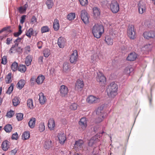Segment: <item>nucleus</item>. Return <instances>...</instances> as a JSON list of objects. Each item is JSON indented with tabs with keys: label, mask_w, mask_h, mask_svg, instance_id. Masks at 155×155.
I'll list each match as a JSON object with an SVG mask.
<instances>
[{
	"label": "nucleus",
	"mask_w": 155,
	"mask_h": 155,
	"mask_svg": "<svg viewBox=\"0 0 155 155\" xmlns=\"http://www.w3.org/2000/svg\"><path fill=\"white\" fill-rule=\"evenodd\" d=\"M117 89L118 86L117 84L114 82L111 83L106 90L109 97H114L117 94Z\"/></svg>",
	"instance_id": "1"
},
{
	"label": "nucleus",
	"mask_w": 155,
	"mask_h": 155,
	"mask_svg": "<svg viewBox=\"0 0 155 155\" xmlns=\"http://www.w3.org/2000/svg\"><path fill=\"white\" fill-rule=\"evenodd\" d=\"M110 10L114 13H117L119 10V5L117 2L115 0H112L110 4Z\"/></svg>",
	"instance_id": "2"
},
{
	"label": "nucleus",
	"mask_w": 155,
	"mask_h": 155,
	"mask_svg": "<svg viewBox=\"0 0 155 155\" xmlns=\"http://www.w3.org/2000/svg\"><path fill=\"white\" fill-rule=\"evenodd\" d=\"M100 139V137L97 135L94 136L89 140L88 143V145L90 147H92L95 144L96 146L101 144L99 143Z\"/></svg>",
	"instance_id": "3"
},
{
	"label": "nucleus",
	"mask_w": 155,
	"mask_h": 155,
	"mask_svg": "<svg viewBox=\"0 0 155 155\" xmlns=\"http://www.w3.org/2000/svg\"><path fill=\"white\" fill-rule=\"evenodd\" d=\"M81 17L84 24H87L88 23L89 16L86 10H83L81 11Z\"/></svg>",
	"instance_id": "4"
},
{
	"label": "nucleus",
	"mask_w": 155,
	"mask_h": 155,
	"mask_svg": "<svg viewBox=\"0 0 155 155\" xmlns=\"http://www.w3.org/2000/svg\"><path fill=\"white\" fill-rule=\"evenodd\" d=\"M100 101V100L99 98L91 95L89 96L87 99V102L90 104L98 103Z\"/></svg>",
	"instance_id": "5"
},
{
	"label": "nucleus",
	"mask_w": 155,
	"mask_h": 155,
	"mask_svg": "<svg viewBox=\"0 0 155 155\" xmlns=\"http://www.w3.org/2000/svg\"><path fill=\"white\" fill-rule=\"evenodd\" d=\"M97 80L101 84H104L106 82V78L102 72L99 71L97 73Z\"/></svg>",
	"instance_id": "6"
},
{
	"label": "nucleus",
	"mask_w": 155,
	"mask_h": 155,
	"mask_svg": "<svg viewBox=\"0 0 155 155\" xmlns=\"http://www.w3.org/2000/svg\"><path fill=\"white\" fill-rule=\"evenodd\" d=\"M78 55L77 51L76 50H74L73 52L71 55L70 57V61L72 63L75 64L77 60Z\"/></svg>",
	"instance_id": "7"
},
{
	"label": "nucleus",
	"mask_w": 155,
	"mask_h": 155,
	"mask_svg": "<svg viewBox=\"0 0 155 155\" xmlns=\"http://www.w3.org/2000/svg\"><path fill=\"white\" fill-rule=\"evenodd\" d=\"M84 86L83 81L80 79H78L76 83L75 88L78 91H81L83 90Z\"/></svg>",
	"instance_id": "8"
},
{
	"label": "nucleus",
	"mask_w": 155,
	"mask_h": 155,
	"mask_svg": "<svg viewBox=\"0 0 155 155\" xmlns=\"http://www.w3.org/2000/svg\"><path fill=\"white\" fill-rule=\"evenodd\" d=\"M68 91V88L66 86L62 85L60 87L59 92L62 97L66 96L67 95Z\"/></svg>",
	"instance_id": "9"
},
{
	"label": "nucleus",
	"mask_w": 155,
	"mask_h": 155,
	"mask_svg": "<svg viewBox=\"0 0 155 155\" xmlns=\"http://www.w3.org/2000/svg\"><path fill=\"white\" fill-rule=\"evenodd\" d=\"M87 121L86 118L83 117L81 118L78 122L79 125L83 130H85L87 126Z\"/></svg>",
	"instance_id": "10"
},
{
	"label": "nucleus",
	"mask_w": 155,
	"mask_h": 155,
	"mask_svg": "<svg viewBox=\"0 0 155 155\" xmlns=\"http://www.w3.org/2000/svg\"><path fill=\"white\" fill-rule=\"evenodd\" d=\"M152 47L153 45L152 44H147L142 47L141 50L144 53L147 54L151 51Z\"/></svg>",
	"instance_id": "11"
},
{
	"label": "nucleus",
	"mask_w": 155,
	"mask_h": 155,
	"mask_svg": "<svg viewBox=\"0 0 155 155\" xmlns=\"http://www.w3.org/2000/svg\"><path fill=\"white\" fill-rule=\"evenodd\" d=\"M106 104H104L98 107L97 109L96 114L97 115H104L105 116V113L103 110L104 107L106 106Z\"/></svg>",
	"instance_id": "12"
},
{
	"label": "nucleus",
	"mask_w": 155,
	"mask_h": 155,
	"mask_svg": "<svg viewBox=\"0 0 155 155\" xmlns=\"http://www.w3.org/2000/svg\"><path fill=\"white\" fill-rule=\"evenodd\" d=\"M104 30H92V33L94 36L97 38H99L104 33Z\"/></svg>",
	"instance_id": "13"
},
{
	"label": "nucleus",
	"mask_w": 155,
	"mask_h": 155,
	"mask_svg": "<svg viewBox=\"0 0 155 155\" xmlns=\"http://www.w3.org/2000/svg\"><path fill=\"white\" fill-rule=\"evenodd\" d=\"M58 137L60 143L61 144H64L66 139V135L61 132L58 134Z\"/></svg>",
	"instance_id": "14"
},
{
	"label": "nucleus",
	"mask_w": 155,
	"mask_h": 155,
	"mask_svg": "<svg viewBox=\"0 0 155 155\" xmlns=\"http://www.w3.org/2000/svg\"><path fill=\"white\" fill-rule=\"evenodd\" d=\"M139 13L142 14L145 11L146 9V4L142 2H140L138 5Z\"/></svg>",
	"instance_id": "15"
},
{
	"label": "nucleus",
	"mask_w": 155,
	"mask_h": 155,
	"mask_svg": "<svg viewBox=\"0 0 155 155\" xmlns=\"http://www.w3.org/2000/svg\"><path fill=\"white\" fill-rule=\"evenodd\" d=\"M66 43V41L64 38L62 37H60L58 40V45L60 48H63L64 47Z\"/></svg>",
	"instance_id": "16"
},
{
	"label": "nucleus",
	"mask_w": 155,
	"mask_h": 155,
	"mask_svg": "<svg viewBox=\"0 0 155 155\" xmlns=\"http://www.w3.org/2000/svg\"><path fill=\"white\" fill-rule=\"evenodd\" d=\"M137 58V54L134 52H132L128 55L126 59L128 61H133L135 60Z\"/></svg>",
	"instance_id": "17"
},
{
	"label": "nucleus",
	"mask_w": 155,
	"mask_h": 155,
	"mask_svg": "<svg viewBox=\"0 0 155 155\" xmlns=\"http://www.w3.org/2000/svg\"><path fill=\"white\" fill-rule=\"evenodd\" d=\"M105 42L108 45H112L113 43V40L111 36L109 35H106L105 37L104 40Z\"/></svg>",
	"instance_id": "18"
},
{
	"label": "nucleus",
	"mask_w": 155,
	"mask_h": 155,
	"mask_svg": "<svg viewBox=\"0 0 155 155\" xmlns=\"http://www.w3.org/2000/svg\"><path fill=\"white\" fill-rule=\"evenodd\" d=\"M136 30H127V33L129 37L131 39H134L135 37Z\"/></svg>",
	"instance_id": "19"
},
{
	"label": "nucleus",
	"mask_w": 155,
	"mask_h": 155,
	"mask_svg": "<svg viewBox=\"0 0 155 155\" xmlns=\"http://www.w3.org/2000/svg\"><path fill=\"white\" fill-rule=\"evenodd\" d=\"M55 125V123L54 120L52 118H50L48 121V126L49 128L51 130H53L54 129Z\"/></svg>",
	"instance_id": "20"
},
{
	"label": "nucleus",
	"mask_w": 155,
	"mask_h": 155,
	"mask_svg": "<svg viewBox=\"0 0 155 155\" xmlns=\"http://www.w3.org/2000/svg\"><path fill=\"white\" fill-rule=\"evenodd\" d=\"M39 100L40 103L41 105L44 104L46 101V97L42 92L40 93L39 94Z\"/></svg>",
	"instance_id": "21"
},
{
	"label": "nucleus",
	"mask_w": 155,
	"mask_h": 155,
	"mask_svg": "<svg viewBox=\"0 0 155 155\" xmlns=\"http://www.w3.org/2000/svg\"><path fill=\"white\" fill-rule=\"evenodd\" d=\"M84 142L82 140H78L75 141L74 146L75 148H77L80 149L82 147V146L83 145Z\"/></svg>",
	"instance_id": "22"
},
{
	"label": "nucleus",
	"mask_w": 155,
	"mask_h": 155,
	"mask_svg": "<svg viewBox=\"0 0 155 155\" xmlns=\"http://www.w3.org/2000/svg\"><path fill=\"white\" fill-rule=\"evenodd\" d=\"M45 79V76L42 75H39L37 78L36 82L38 84H42Z\"/></svg>",
	"instance_id": "23"
},
{
	"label": "nucleus",
	"mask_w": 155,
	"mask_h": 155,
	"mask_svg": "<svg viewBox=\"0 0 155 155\" xmlns=\"http://www.w3.org/2000/svg\"><path fill=\"white\" fill-rule=\"evenodd\" d=\"M9 142L7 140L4 141L2 143V149L4 151H6L9 148L8 145Z\"/></svg>",
	"instance_id": "24"
},
{
	"label": "nucleus",
	"mask_w": 155,
	"mask_h": 155,
	"mask_svg": "<svg viewBox=\"0 0 155 155\" xmlns=\"http://www.w3.org/2000/svg\"><path fill=\"white\" fill-rule=\"evenodd\" d=\"M35 121L36 119L35 118L32 117L30 119L28 123V124L29 127L31 128L32 129L35 127Z\"/></svg>",
	"instance_id": "25"
},
{
	"label": "nucleus",
	"mask_w": 155,
	"mask_h": 155,
	"mask_svg": "<svg viewBox=\"0 0 155 155\" xmlns=\"http://www.w3.org/2000/svg\"><path fill=\"white\" fill-rule=\"evenodd\" d=\"M32 56L30 55H28L25 58V63L26 65L28 66L30 65L31 62L32 61Z\"/></svg>",
	"instance_id": "26"
},
{
	"label": "nucleus",
	"mask_w": 155,
	"mask_h": 155,
	"mask_svg": "<svg viewBox=\"0 0 155 155\" xmlns=\"http://www.w3.org/2000/svg\"><path fill=\"white\" fill-rule=\"evenodd\" d=\"M133 70L134 69L133 68L130 66H128L125 68L124 72L126 74L130 75V73H131Z\"/></svg>",
	"instance_id": "27"
},
{
	"label": "nucleus",
	"mask_w": 155,
	"mask_h": 155,
	"mask_svg": "<svg viewBox=\"0 0 155 155\" xmlns=\"http://www.w3.org/2000/svg\"><path fill=\"white\" fill-rule=\"evenodd\" d=\"M25 84V81L23 79H21L18 82L17 84V87L19 89L21 90Z\"/></svg>",
	"instance_id": "28"
},
{
	"label": "nucleus",
	"mask_w": 155,
	"mask_h": 155,
	"mask_svg": "<svg viewBox=\"0 0 155 155\" xmlns=\"http://www.w3.org/2000/svg\"><path fill=\"white\" fill-rule=\"evenodd\" d=\"M18 70L22 73H25L26 70V67L25 65L20 64L18 67Z\"/></svg>",
	"instance_id": "29"
},
{
	"label": "nucleus",
	"mask_w": 155,
	"mask_h": 155,
	"mask_svg": "<svg viewBox=\"0 0 155 155\" xmlns=\"http://www.w3.org/2000/svg\"><path fill=\"white\" fill-rule=\"evenodd\" d=\"M94 16L97 18L100 15V12L98 8L97 7H94L93 8Z\"/></svg>",
	"instance_id": "30"
},
{
	"label": "nucleus",
	"mask_w": 155,
	"mask_h": 155,
	"mask_svg": "<svg viewBox=\"0 0 155 155\" xmlns=\"http://www.w3.org/2000/svg\"><path fill=\"white\" fill-rule=\"evenodd\" d=\"M63 70L65 72H67L70 70V64L67 62L64 63L63 64Z\"/></svg>",
	"instance_id": "31"
},
{
	"label": "nucleus",
	"mask_w": 155,
	"mask_h": 155,
	"mask_svg": "<svg viewBox=\"0 0 155 155\" xmlns=\"http://www.w3.org/2000/svg\"><path fill=\"white\" fill-rule=\"evenodd\" d=\"M4 129L6 132L9 133L12 130V127L11 125L8 124L4 127Z\"/></svg>",
	"instance_id": "32"
},
{
	"label": "nucleus",
	"mask_w": 155,
	"mask_h": 155,
	"mask_svg": "<svg viewBox=\"0 0 155 155\" xmlns=\"http://www.w3.org/2000/svg\"><path fill=\"white\" fill-rule=\"evenodd\" d=\"M43 53L45 57L48 58L51 54L50 50L48 48H46L43 50Z\"/></svg>",
	"instance_id": "33"
},
{
	"label": "nucleus",
	"mask_w": 155,
	"mask_h": 155,
	"mask_svg": "<svg viewBox=\"0 0 155 155\" xmlns=\"http://www.w3.org/2000/svg\"><path fill=\"white\" fill-rule=\"evenodd\" d=\"M25 33L26 35L29 38H30L32 35H34V31L33 30H26Z\"/></svg>",
	"instance_id": "34"
},
{
	"label": "nucleus",
	"mask_w": 155,
	"mask_h": 155,
	"mask_svg": "<svg viewBox=\"0 0 155 155\" xmlns=\"http://www.w3.org/2000/svg\"><path fill=\"white\" fill-rule=\"evenodd\" d=\"M53 28L54 29H59V21L57 18L54 19L53 22Z\"/></svg>",
	"instance_id": "35"
},
{
	"label": "nucleus",
	"mask_w": 155,
	"mask_h": 155,
	"mask_svg": "<svg viewBox=\"0 0 155 155\" xmlns=\"http://www.w3.org/2000/svg\"><path fill=\"white\" fill-rule=\"evenodd\" d=\"M30 133L28 131H25L22 135V138L24 140L28 139L30 137Z\"/></svg>",
	"instance_id": "36"
},
{
	"label": "nucleus",
	"mask_w": 155,
	"mask_h": 155,
	"mask_svg": "<svg viewBox=\"0 0 155 155\" xmlns=\"http://www.w3.org/2000/svg\"><path fill=\"white\" fill-rule=\"evenodd\" d=\"M33 102V100L32 99H28L27 101V106L30 109H32L34 108Z\"/></svg>",
	"instance_id": "37"
},
{
	"label": "nucleus",
	"mask_w": 155,
	"mask_h": 155,
	"mask_svg": "<svg viewBox=\"0 0 155 155\" xmlns=\"http://www.w3.org/2000/svg\"><path fill=\"white\" fill-rule=\"evenodd\" d=\"M143 36L145 38L148 39L151 38L152 37L150 31L144 32L143 34Z\"/></svg>",
	"instance_id": "38"
},
{
	"label": "nucleus",
	"mask_w": 155,
	"mask_h": 155,
	"mask_svg": "<svg viewBox=\"0 0 155 155\" xmlns=\"http://www.w3.org/2000/svg\"><path fill=\"white\" fill-rule=\"evenodd\" d=\"M75 18V14L74 13H70L67 16V18L69 21H71L74 20Z\"/></svg>",
	"instance_id": "39"
},
{
	"label": "nucleus",
	"mask_w": 155,
	"mask_h": 155,
	"mask_svg": "<svg viewBox=\"0 0 155 155\" xmlns=\"http://www.w3.org/2000/svg\"><path fill=\"white\" fill-rule=\"evenodd\" d=\"M48 9L51 8L53 6L54 3L52 0H47L45 3Z\"/></svg>",
	"instance_id": "40"
},
{
	"label": "nucleus",
	"mask_w": 155,
	"mask_h": 155,
	"mask_svg": "<svg viewBox=\"0 0 155 155\" xmlns=\"http://www.w3.org/2000/svg\"><path fill=\"white\" fill-rule=\"evenodd\" d=\"M18 64L15 61L11 65V69L13 71H16L18 69Z\"/></svg>",
	"instance_id": "41"
},
{
	"label": "nucleus",
	"mask_w": 155,
	"mask_h": 155,
	"mask_svg": "<svg viewBox=\"0 0 155 155\" xmlns=\"http://www.w3.org/2000/svg\"><path fill=\"white\" fill-rule=\"evenodd\" d=\"M52 141L51 140L47 141L45 142L44 147L45 149H48L51 146Z\"/></svg>",
	"instance_id": "42"
},
{
	"label": "nucleus",
	"mask_w": 155,
	"mask_h": 155,
	"mask_svg": "<svg viewBox=\"0 0 155 155\" xmlns=\"http://www.w3.org/2000/svg\"><path fill=\"white\" fill-rule=\"evenodd\" d=\"M11 73H9L6 77L5 82L6 84H9L11 83L12 80H11Z\"/></svg>",
	"instance_id": "43"
},
{
	"label": "nucleus",
	"mask_w": 155,
	"mask_h": 155,
	"mask_svg": "<svg viewBox=\"0 0 155 155\" xmlns=\"http://www.w3.org/2000/svg\"><path fill=\"white\" fill-rule=\"evenodd\" d=\"M13 105L15 106H16L20 103L19 98L17 97H15L12 100Z\"/></svg>",
	"instance_id": "44"
},
{
	"label": "nucleus",
	"mask_w": 155,
	"mask_h": 155,
	"mask_svg": "<svg viewBox=\"0 0 155 155\" xmlns=\"http://www.w3.org/2000/svg\"><path fill=\"white\" fill-rule=\"evenodd\" d=\"M92 29H104V27L100 23H96L93 26Z\"/></svg>",
	"instance_id": "45"
},
{
	"label": "nucleus",
	"mask_w": 155,
	"mask_h": 155,
	"mask_svg": "<svg viewBox=\"0 0 155 155\" xmlns=\"http://www.w3.org/2000/svg\"><path fill=\"white\" fill-rule=\"evenodd\" d=\"M23 114L21 113H19L16 114V117L18 121H21L23 118Z\"/></svg>",
	"instance_id": "46"
},
{
	"label": "nucleus",
	"mask_w": 155,
	"mask_h": 155,
	"mask_svg": "<svg viewBox=\"0 0 155 155\" xmlns=\"http://www.w3.org/2000/svg\"><path fill=\"white\" fill-rule=\"evenodd\" d=\"M18 43H15V44L12 45L9 50L10 53H12L13 52V51H16V48L18 46Z\"/></svg>",
	"instance_id": "47"
},
{
	"label": "nucleus",
	"mask_w": 155,
	"mask_h": 155,
	"mask_svg": "<svg viewBox=\"0 0 155 155\" xmlns=\"http://www.w3.org/2000/svg\"><path fill=\"white\" fill-rule=\"evenodd\" d=\"M98 116V117L96 119V122L97 123H99L104 119L105 116H104V115Z\"/></svg>",
	"instance_id": "48"
},
{
	"label": "nucleus",
	"mask_w": 155,
	"mask_h": 155,
	"mask_svg": "<svg viewBox=\"0 0 155 155\" xmlns=\"http://www.w3.org/2000/svg\"><path fill=\"white\" fill-rule=\"evenodd\" d=\"M13 84L12 83L11 84V86L9 87L7 91L6 92V94H10L12 92L13 90Z\"/></svg>",
	"instance_id": "49"
},
{
	"label": "nucleus",
	"mask_w": 155,
	"mask_h": 155,
	"mask_svg": "<svg viewBox=\"0 0 155 155\" xmlns=\"http://www.w3.org/2000/svg\"><path fill=\"white\" fill-rule=\"evenodd\" d=\"M45 126L43 123H41L39 126V130L40 132H42L45 130Z\"/></svg>",
	"instance_id": "50"
},
{
	"label": "nucleus",
	"mask_w": 155,
	"mask_h": 155,
	"mask_svg": "<svg viewBox=\"0 0 155 155\" xmlns=\"http://www.w3.org/2000/svg\"><path fill=\"white\" fill-rule=\"evenodd\" d=\"M24 49L25 50L24 53L27 54H28L31 51L30 47L29 45H27L25 47Z\"/></svg>",
	"instance_id": "51"
},
{
	"label": "nucleus",
	"mask_w": 155,
	"mask_h": 155,
	"mask_svg": "<svg viewBox=\"0 0 155 155\" xmlns=\"http://www.w3.org/2000/svg\"><path fill=\"white\" fill-rule=\"evenodd\" d=\"M14 114V111L10 110V111L8 112L6 114V116L8 118L12 117L13 115Z\"/></svg>",
	"instance_id": "52"
},
{
	"label": "nucleus",
	"mask_w": 155,
	"mask_h": 155,
	"mask_svg": "<svg viewBox=\"0 0 155 155\" xmlns=\"http://www.w3.org/2000/svg\"><path fill=\"white\" fill-rule=\"evenodd\" d=\"M78 105L77 104L74 103L71 104L70 106V109L72 110H75L77 108Z\"/></svg>",
	"instance_id": "53"
},
{
	"label": "nucleus",
	"mask_w": 155,
	"mask_h": 155,
	"mask_svg": "<svg viewBox=\"0 0 155 155\" xmlns=\"http://www.w3.org/2000/svg\"><path fill=\"white\" fill-rule=\"evenodd\" d=\"M81 5L82 6H85L87 5V0H79Z\"/></svg>",
	"instance_id": "54"
},
{
	"label": "nucleus",
	"mask_w": 155,
	"mask_h": 155,
	"mask_svg": "<svg viewBox=\"0 0 155 155\" xmlns=\"http://www.w3.org/2000/svg\"><path fill=\"white\" fill-rule=\"evenodd\" d=\"M18 137V134L17 132H15L13 134L12 136V139L17 140Z\"/></svg>",
	"instance_id": "55"
},
{
	"label": "nucleus",
	"mask_w": 155,
	"mask_h": 155,
	"mask_svg": "<svg viewBox=\"0 0 155 155\" xmlns=\"http://www.w3.org/2000/svg\"><path fill=\"white\" fill-rule=\"evenodd\" d=\"M7 56H4L2 58L1 63L2 64L5 65L7 62Z\"/></svg>",
	"instance_id": "56"
},
{
	"label": "nucleus",
	"mask_w": 155,
	"mask_h": 155,
	"mask_svg": "<svg viewBox=\"0 0 155 155\" xmlns=\"http://www.w3.org/2000/svg\"><path fill=\"white\" fill-rule=\"evenodd\" d=\"M22 30H19L18 32L14 33L13 35L15 37H17L20 35L22 33Z\"/></svg>",
	"instance_id": "57"
},
{
	"label": "nucleus",
	"mask_w": 155,
	"mask_h": 155,
	"mask_svg": "<svg viewBox=\"0 0 155 155\" xmlns=\"http://www.w3.org/2000/svg\"><path fill=\"white\" fill-rule=\"evenodd\" d=\"M31 22L32 24L37 23V18L35 16H33L31 19Z\"/></svg>",
	"instance_id": "58"
},
{
	"label": "nucleus",
	"mask_w": 155,
	"mask_h": 155,
	"mask_svg": "<svg viewBox=\"0 0 155 155\" xmlns=\"http://www.w3.org/2000/svg\"><path fill=\"white\" fill-rule=\"evenodd\" d=\"M36 79L35 78L34 76L32 77L31 78L30 81H31V85H34L35 83Z\"/></svg>",
	"instance_id": "59"
},
{
	"label": "nucleus",
	"mask_w": 155,
	"mask_h": 155,
	"mask_svg": "<svg viewBox=\"0 0 155 155\" xmlns=\"http://www.w3.org/2000/svg\"><path fill=\"white\" fill-rule=\"evenodd\" d=\"M18 149L17 148H15L11 151V155H15V154L17 152Z\"/></svg>",
	"instance_id": "60"
},
{
	"label": "nucleus",
	"mask_w": 155,
	"mask_h": 155,
	"mask_svg": "<svg viewBox=\"0 0 155 155\" xmlns=\"http://www.w3.org/2000/svg\"><path fill=\"white\" fill-rule=\"evenodd\" d=\"M150 31L152 37L151 38H155V31L150 30Z\"/></svg>",
	"instance_id": "61"
},
{
	"label": "nucleus",
	"mask_w": 155,
	"mask_h": 155,
	"mask_svg": "<svg viewBox=\"0 0 155 155\" xmlns=\"http://www.w3.org/2000/svg\"><path fill=\"white\" fill-rule=\"evenodd\" d=\"M26 16L25 15H23L21 17L20 19V23L21 24H23L24 22Z\"/></svg>",
	"instance_id": "62"
},
{
	"label": "nucleus",
	"mask_w": 155,
	"mask_h": 155,
	"mask_svg": "<svg viewBox=\"0 0 155 155\" xmlns=\"http://www.w3.org/2000/svg\"><path fill=\"white\" fill-rule=\"evenodd\" d=\"M43 57L42 56H41L39 58L38 60V62L40 64H43Z\"/></svg>",
	"instance_id": "63"
},
{
	"label": "nucleus",
	"mask_w": 155,
	"mask_h": 155,
	"mask_svg": "<svg viewBox=\"0 0 155 155\" xmlns=\"http://www.w3.org/2000/svg\"><path fill=\"white\" fill-rule=\"evenodd\" d=\"M18 10L19 12L21 13H22L26 11L25 9H24V8H23L22 7H19Z\"/></svg>",
	"instance_id": "64"
}]
</instances>
